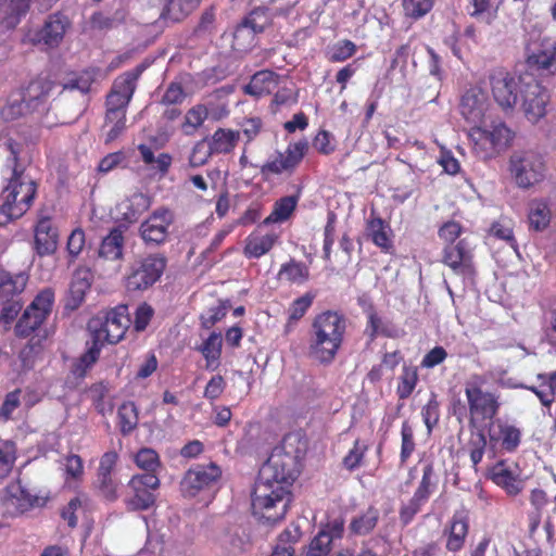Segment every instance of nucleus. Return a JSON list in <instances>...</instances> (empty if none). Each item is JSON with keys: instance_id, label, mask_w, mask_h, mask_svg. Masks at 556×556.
<instances>
[{"instance_id": "obj_44", "label": "nucleus", "mask_w": 556, "mask_h": 556, "mask_svg": "<svg viewBox=\"0 0 556 556\" xmlns=\"http://www.w3.org/2000/svg\"><path fill=\"white\" fill-rule=\"evenodd\" d=\"M139 422V412L132 401L123 402L117 408V427L122 435L132 433Z\"/></svg>"}, {"instance_id": "obj_8", "label": "nucleus", "mask_w": 556, "mask_h": 556, "mask_svg": "<svg viewBox=\"0 0 556 556\" xmlns=\"http://www.w3.org/2000/svg\"><path fill=\"white\" fill-rule=\"evenodd\" d=\"M522 77L523 74L517 77L503 66L494 67L489 72L488 81L492 97L504 112L513 111L519 103L523 88Z\"/></svg>"}, {"instance_id": "obj_37", "label": "nucleus", "mask_w": 556, "mask_h": 556, "mask_svg": "<svg viewBox=\"0 0 556 556\" xmlns=\"http://www.w3.org/2000/svg\"><path fill=\"white\" fill-rule=\"evenodd\" d=\"M380 519L379 509L370 505L366 510L353 517L349 525V531L355 536H365L370 534L377 527Z\"/></svg>"}, {"instance_id": "obj_58", "label": "nucleus", "mask_w": 556, "mask_h": 556, "mask_svg": "<svg viewBox=\"0 0 556 556\" xmlns=\"http://www.w3.org/2000/svg\"><path fill=\"white\" fill-rule=\"evenodd\" d=\"M435 484L437 481L433 464L427 463L422 468V477L414 494L428 502Z\"/></svg>"}, {"instance_id": "obj_33", "label": "nucleus", "mask_w": 556, "mask_h": 556, "mask_svg": "<svg viewBox=\"0 0 556 556\" xmlns=\"http://www.w3.org/2000/svg\"><path fill=\"white\" fill-rule=\"evenodd\" d=\"M205 140L214 155L230 154L239 143L240 130L219 127Z\"/></svg>"}, {"instance_id": "obj_19", "label": "nucleus", "mask_w": 556, "mask_h": 556, "mask_svg": "<svg viewBox=\"0 0 556 556\" xmlns=\"http://www.w3.org/2000/svg\"><path fill=\"white\" fill-rule=\"evenodd\" d=\"M68 26L70 22L63 14H50L41 28L28 30L24 42L33 46H43L47 49L56 48L62 42Z\"/></svg>"}, {"instance_id": "obj_36", "label": "nucleus", "mask_w": 556, "mask_h": 556, "mask_svg": "<svg viewBox=\"0 0 556 556\" xmlns=\"http://www.w3.org/2000/svg\"><path fill=\"white\" fill-rule=\"evenodd\" d=\"M142 162L154 173L159 178H164L173 164V156L169 153L163 152L155 156L152 148L148 144L140 143L137 147Z\"/></svg>"}, {"instance_id": "obj_5", "label": "nucleus", "mask_w": 556, "mask_h": 556, "mask_svg": "<svg viewBox=\"0 0 556 556\" xmlns=\"http://www.w3.org/2000/svg\"><path fill=\"white\" fill-rule=\"evenodd\" d=\"M483 383L484 379L480 375H473L465 383L464 392L468 404V422L471 427H477L495 418L502 405L500 394L484 391L482 389Z\"/></svg>"}, {"instance_id": "obj_50", "label": "nucleus", "mask_w": 556, "mask_h": 556, "mask_svg": "<svg viewBox=\"0 0 556 556\" xmlns=\"http://www.w3.org/2000/svg\"><path fill=\"white\" fill-rule=\"evenodd\" d=\"M208 116V110L204 104H195L190 108L181 124V129L186 135H193L205 122Z\"/></svg>"}, {"instance_id": "obj_13", "label": "nucleus", "mask_w": 556, "mask_h": 556, "mask_svg": "<svg viewBox=\"0 0 556 556\" xmlns=\"http://www.w3.org/2000/svg\"><path fill=\"white\" fill-rule=\"evenodd\" d=\"M160 479L154 473H138L131 477L127 486L130 494L124 498L127 511H144L154 506L155 491L160 488Z\"/></svg>"}, {"instance_id": "obj_16", "label": "nucleus", "mask_w": 556, "mask_h": 556, "mask_svg": "<svg viewBox=\"0 0 556 556\" xmlns=\"http://www.w3.org/2000/svg\"><path fill=\"white\" fill-rule=\"evenodd\" d=\"M175 222L174 212L165 206L154 210L139 226V236L146 245L159 247L169 237V227Z\"/></svg>"}, {"instance_id": "obj_28", "label": "nucleus", "mask_w": 556, "mask_h": 556, "mask_svg": "<svg viewBox=\"0 0 556 556\" xmlns=\"http://www.w3.org/2000/svg\"><path fill=\"white\" fill-rule=\"evenodd\" d=\"M124 249L125 229L122 226H116L103 237L98 255L105 261L117 262L124 258Z\"/></svg>"}, {"instance_id": "obj_43", "label": "nucleus", "mask_w": 556, "mask_h": 556, "mask_svg": "<svg viewBox=\"0 0 556 556\" xmlns=\"http://www.w3.org/2000/svg\"><path fill=\"white\" fill-rule=\"evenodd\" d=\"M223 338L219 332H212L197 350L205 359L206 369L215 370L219 366L222 356Z\"/></svg>"}, {"instance_id": "obj_31", "label": "nucleus", "mask_w": 556, "mask_h": 556, "mask_svg": "<svg viewBox=\"0 0 556 556\" xmlns=\"http://www.w3.org/2000/svg\"><path fill=\"white\" fill-rule=\"evenodd\" d=\"M279 84V75L270 70L256 72L249 84L243 87L245 94L261 98L270 94Z\"/></svg>"}, {"instance_id": "obj_11", "label": "nucleus", "mask_w": 556, "mask_h": 556, "mask_svg": "<svg viewBox=\"0 0 556 556\" xmlns=\"http://www.w3.org/2000/svg\"><path fill=\"white\" fill-rule=\"evenodd\" d=\"M521 81H523L519 97L521 110L530 123L536 124L547 113L551 94L547 88L530 74H523Z\"/></svg>"}, {"instance_id": "obj_55", "label": "nucleus", "mask_w": 556, "mask_h": 556, "mask_svg": "<svg viewBox=\"0 0 556 556\" xmlns=\"http://www.w3.org/2000/svg\"><path fill=\"white\" fill-rule=\"evenodd\" d=\"M368 450L369 446L365 441L356 439L352 448H350L342 459L343 467L349 471H354L359 468L363 465V460Z\"/></svg>"}, {"instance_id": "obj_56", "label": "nucleus", "mask_w": 556, "mask_h": 556, "mask_svg": "<svg viewBox=\"0 0 556 556\" xmlns=\"http://www.w3.org/2000/svg\"><path fill=\"white\" fill-rule=\"evenodd\" d=\"M134 462L138 468L146 471V473L156 475L157 469L161 467V459L159 454L150 447L140 448L135 457Z\"/></svg>"}, {"instance_id": "obj_7", "label": "nucleus", "mask_w": 556, "mask_h": 556, "mask_svg": "<svg viewBox=\"0 0 556 556\" xmlns=\"http://www.w3.org/2000/svg\"><path fill=\"white\" fill-rule=\"evenodd\" d=\"M130 324L128 306L119 304L91 317L87 323V330L98 342L116 344L125 337Z\"/></svg>"}, {"instance_id": "obj_25", "label": "nucleus", "mask_w": 556, "mask_h": 556, "mask_svg": "<svg viewBox=\"0 0 556 556\" xmlns=\"http://www.w3.org/2000/svg\"><path fill=\"white\" fill-rule=\"evenodd\" d=\"M92 280L93 274L87 267H79L74 271L65 301V308L75 311L83 304L87 292L91 288Z\"/></svg>"}, {"instance_id": "obj_23", "label": "nucleus", "mask_w": 556, "mask_h": 556, "mask_svg": "<svg viewBox=\"0 0 556 556\" xmlns=\"http://www.w3.org/2000/svg\"><path fill=\"white\" fill-rule=\"evenodd\" d=\"M469 510L465 507L456 509L444 529L446 534L445 547L448 552H459L466 543L469 533Z\"/></svg>"}, {"instance_id": "obj_51", "label": "nucleus", "mask_w": 556, "mask_h": 556, "mask_svg": "<svg viewBox=\"0 0 556 556\" xmlns=\"http://www.w3.org/2000/svg\"><path fill=\"white\" fill-rule=\"evenodd\" d=\"M498 5H493V0H470L467 11L471 17L482 20L491 24L496 16Z\"/></svg>"}, {"instance_id": "obj_12", "label": "nucleus", "mask_w": 556, "mask_h": 556, "mask_svg": "<svg viewBox=\"0 0 556 556\" xmlns=\"http://www.w3.org/2000/svg\"><path fill=\"white\" fill-rule=\"evenodd\" d=\"M308 148L306 139L290 142L285 152L277 151L274 157L268 159L260 166L262 177L267 180L271 176L292 175L305 157Z\"/></svg>"}, {"instance_id": "obj_10", "label": "nucleus", "mask_w": 556, "mask_h": 556, "mask_svg": "<svg viewBox=\"0 0 556 556\" xmlns=\"http://www.w3.org/2000/svg\"><path fill=\"white\" fill-rule=\"evenodd\" d=\"M167 260L163 254L154 253L137 260L125 278L128 291H143L160 280Z\"/></svg>"}, {"instance_id": "obj_49", "label": "nucleus", "mask_w": 556, "mask_h": 556, "mask_svg": "<svg viewBox=\"0 0 556 556\" xmlns=\"http://www.w3.org/2000/svg\"><path fill=\"white\" fill-rule=\"evenodd\" d=\"M528 219L534 230L545 229L551 222V211L544 201L534 200L530 203Z\"/></svg>"}, {"instance_id": "obj_6", "label": "nucleus", "mask_w": 556, "mask_h": 556, "mask_svg": "<svg viewBox=\"0 0 556 556\" xmlns=\"http://www.w3.org/2000/svg\"><path fill=\"white\" fill-rule=\"evenodd\" d=\"M473 154L483 161L491 160L511 142L514 132L504 122H493L488 127L472 126L468 132Z\"/></svg>"}, {"instance_id": "obj_42", "label": "nucleus", "mask_w": 556, "mask_h": 556, "mask_svg": "<svg viewBox=\"0 0 556 556\" xmlns=\"http://www.w3.org/2000/svg\"><path fill=\"white\" fill-rule=\"evenodd\" d=\"M51 91V84L45 79L31 80L22 92V98L28 110L35 111L41 105Z\"/></svg>"}, {"instance_id": "obj_63", "label": "nucleus", "mask_w": 556, "mask_h": 556, "mask_svg": "<svg viewBox=\"0 0 556 556\" xmlns=\"http://www.w3.org/2000/svg\"><path fill=\"white\" fill-rule=\"evenodd\" d=\"M94 81V72L92 70H85L71 77L65 84L64 89L79 90L81 93L90 91L91 85Z\"/></svg>"}, {"instance_id": "obj_34", "label": "nucleus", "mask_w": 556, "mask_h": 556, "mask_svg": "<svg viewBox=\"0 0 556 556\" xmlns=\"http://www.w3.org/2000/svg\"><path fill=\"white\" fill-rule=\"evenodd\" d=\"M368 236L372 243L383 253H392L394 249L390 225L381 217H371L367 222Z\"/></svg>"}, {"instance_id": "obj_15", "label": "nucleus", "mask_w": 556, "mask_h": 556, "mask_svg": "<svg viewBox=\"0 0 556 556\" xmlns=\"http://www.w3.org/2000/svg\"><path fill=\"white\" fill-rule=\"evenodd\" d=\"M458 113L464 121L472 126L481 125L490 109V100L481 85H469L460 92Z\"/></svg>"}, {"instance_id": "obj_35", "label": "nucleus", "mask_w": 556, "mask_h": 556, "mask_svg": "<svg viewBox=\"0 0 556 556\" xmlns=\"http://www.w3.org/2000/svg\"><path fill=\"white\" fill-rule=\"evenodd\" d=\"M490 478L496 485L505 490L508 495H518L522 490V481L505 466L503 460L492 467Z\"/></svg>"}, {"instance_id": "obj_29", "label": "nucleus", "mask_w": 556, "mask_h": 556, "mask_svg": "<svg viewBox=\"0 0 556 556\" xmlns=\"http://www.w3.org/2000/svg\"><path fill=\"white\" fill-rule=\"evenodd\" d=\"M8 501L15 506L20 513H25L34 507L46 505L48 497L31 494L20 481L7 486Z\"/></svg>"}, {"instance_id": "obj_64", "label": "nucleus", "mask_w": 556, "mask_h": 556, "mask_svg": "<svg viewBox=\"0 0 556 556\" xmlns=\"http://www.w3.org/2000/svg\"><path fill=\"white\" fill-rule=\"evenodd\" d=\"M314 298V294L307 292L302 296L293 300L288 309V317L298 321L302 319L312 306Z\"/></svg>"}, {"instance_id": "obj_14", "label": "nucleus", "mask_w": 556, "mask_h": 556, "mask_svg": "<svg viewBox=\"0 0 556 556\" xmlns=\"http://www.w3.org/2000/svg\"><path fill=\"white\" fill-rule=\"evenodd\" d=\"M53 303V290L51 288L41 290L18 319L14 329L15 334L20 338L29 337L50 315Z\"/></svg>"}, {"instance_id": "obj_45", "label": "nucleus", "mask_w": 556, "mask_h": 556, "mask_svg": "<svg viewBox=\"0 0 556 556\" xmlns=\"http://www.w3.org/2000/svg\"><path fill=\"white\" fill-rule=\"evenodd\" d=\"M418 382L419 375L417 366L404 364L397 378L395 389L399 400H407L414 393Z\"/></svg>"}, {"instance_id": "obj_18", "label": "nucleus", "mask_w": 556, "mask_h": 556, "mask_svg": "<svg viewBox=\"0 0 556 556\" xmlns=\"http://www.w3.org/2000/svg\"><path fill=\"white\" fill-rule=\"evenodd\" d=\"M222 478V469L215 463L195 465L189 468L181 482L180 490L184 496L194 497L201 491L210 490Z\"/></svg>"}, {"instance_id": "obj_48", "label": "nucleus", "mask_w": 556, "mask_h": 556, "mask_svg": "<svg viewBox=\"0 0 556 556\" xmlns=\"http://www.w3.org/2000/svg\"><path fill=\"white\" fill-rule=\"evenodd\" d=\"M127 112H105L104 128H109L105 135V143L116 140L126 129Z\"/></svg>"}, {"instance_id": "obj_47", "label": "nucleus", "mask_w": 556, "mask_h": 556, "mask_svg": "<svg viewBox=\"0 0 556 556\" xmlns=\"http://www.w3.org/2000/svg\"><path fill=\"white\" fill-rule=\"evenodd\" d=\"M16 459V443L12 440L0 439V481L10 476Z\"/></svg>"}, {"instance_id": "obj_3", "label": "nucleus", "mask_w": 556, "mask_h": 556, "mask_svg": "<svg viewBox=\"0 0 556 556\" xmlns=\"http://www.w3.org/2000/svg\"><path fill=\"white\" fill-rule=\"evenodd\" d=\"M12 152V174L0 195V227L21 218L31 207L38 189L37 182L26 176L25 168L18 165L17 154Z\"/></svg>"}, {"instance_id": "obj_30", "label": "nucleus", "mask_w": 556, "mask_h": 556, "mask_svg": "<svg viewBox=\"0 0 556 556\" xmlns=\"http://www.w3.org/2000/svg\"><path fill=\"white\" fill-rule=\"evenodd\" d=\"M202 0H163L160 20L168 25L186 20Z\"/></svg>"}, {"instance_id": "obj_52", "label": "nucleus", "mask_w": 556, "mask_h": 556, "mask_svg": "<svg viewBox=\"0 0 556 556\" xmlns=\"http://www.w3.org/2000/svg\"><path fill=\"white\" fill-rule=\"evenodd\" d=\"M256 34L249 26L240 22L233 31L232 48L239 52H247L256 45Z\"/></svg>"}, {"instance_id": "obj_62", "label": "nucleus", "mask_w": 556, "mask_h": 556, "mask_svg": "<svg viewBox=\"0 0 556 556\" xmlns=\"http://www.w3.org/2000/svg\"><path fill=\"white\" fill-rule=\"evenodd\" d=\"M427 503V501L418 497L413 494L410 500L403 504L399 510V519L403 527H407L416 517V515L421 510L422 506Z\"/></svg>"}, {"instance_id": "obj_1", "label": "nucleus", "mask_w": 556, "mask_h": 556, "mask_svg": "<svg viewBox=\"0 0 556 556\" xmlns=\"http://www.w3.org/2000/svg\"><path fill=\"white\" fill-rule=\"evenodd\" d=\"M348 329V318L334 309H326L312 320L308 338V354L320 364L334 361L342 348Z\"/></svg>"}, {"instance_id": "obj_41", "label": "nucleus", "mask_w": 556, "mask_h": 556, "mask_svg": "<svg viewBox=\"0 0 556 556\" xmlns=\"http://www.w3.org/2000/svg\"><path fill=\"white\" fill-rule=\"evenodd\" d=\"M311 277L309 267L302 261L290 258L281 264L278 271V279L290 285H304Z\"/></svg>"}, {"instance_id": "obj_9", "label": "nucleus", "mask_w": 556, "mask_h": 556, "mask_svg": "<svg viewBox=\"0 0 556 556\" xmlns=\"http://www.w3.org/2000/svg\"><path fill=\"white\" fill-rule=\"evenodd\" d=\"M509 170L518 187L529 189L545 179L547 167L542 154L529 150L510 156Z\"/></svg>"}, {"instance_id": "obj_22", "label": "nucleus", "mask_w": 556, "mask_h": 556, "mask_svg": "<svg viewBox=\"0 0 556 556\" xmlns=\"http://www.w3.org/2000/svg\"><path fill=\"white\" fill-rule=\"evenodd\" d=\"M526 66L532 76L556 74V40L543 41L541 48L531 51L526 58Z\"/></svg>"}, {"instance_id": "obj_38", "label": "nucleus", "mask_w": 556, "mask_h": 556, "mask_svg": "<svg viewBox=\"0 0 556 556\" xmlns=\"http://www.w3.org/2000/svg\"><path fill=\"white\" fill-rule=\"evenodd\" d=\"M87 394L94 410L102 417L114 412L113 397L110 396V389L103 381L92 383L88 388Z\"/></svg>"}, {"instance_id": "obj_46", "label": "nucleus", "mask_w": 556, "mask_h": 556, "mask_svg": "<svg viewBox=\"0 0 556 556\" xmlns=\"http://www.w3.org/2000/svg\"><path fill=\"white\" fill-rule=\"evenodd\" d=\"M103 342H98L97 338H91V345L87 351L77 359L73 366V374L77 378H84L88 370L97 363L100 357Z\"/></svg>"}, {"instance_id": "obj_27", "label": "nucleus", "mask_w": 556, "mask_h": 556, "mask_svg": "<svg viewBox=\"0 0 556 556\" xmlns=\"http://www.w3.org/2000/svg\"><path fill=\"white\" fill-rule=\"evenodd\" d=\"M279 238V232L268 231L263 233L261 227H258L247 237L243 254L247 258H260L278 243Z\"/></svg>"}, {"instance_id": "obj_54", "label": "nucleus", "mask_w": 556, "mask_h": 556, "mask_svg": "<svg viewBox=\"0 0 556 556\" xmlns=\"http://www.w3.org/2000/svg\"><path fill=\"white\" fill-rule=\"evenodd\" d=\"M357 51L356 45L350 39H342L329 47L327 59L331 63H341L351 59Z\"/></svg>"}, {"instance_id": "obj_57", "label": "nucleus", "mask_w": 556, "mask_h": 556, "mask_svg": "<svg viewBox=\"0 0 556 556\" xmlns=\"http://www.w3.org/2000/svg\"><path fill=\"white\" fill-rule=\"evenodd\" d=\"M440 405L438 394L431 392L427 403L421 408V417L429 433L432 432L440 421Z\"/></svg>"}, {"instance_id": "obj_21", "label": "nucleus", "mask_w": 556, "mask_h": 556, "mask_svg": "<svg viewBox=\"0 0 556 556\" xmlns=\"http://www.w3.org/2000/svg\"><path fill=\"white\" fill-rule=\"evenodd\" d=\"M344 534V519L338 517L320 523L318 532L311 540L306 556H328L333 541L341 540Z\"/></svg>"}, {"instance_id": "obj_24", "label": "nucleus", "mask_w": 556, "mask_h": 556, "mask_svg": "<svg viewBox=\"0 0 556 556\" xmlns=\"http://www.w3.org/2000/svg\"><path fill=\"white\" fill-rule=\"evenodd\" d=\"M521 430L507 421L497 419L493 428L489 429V440L494 445H500L504 452L514 453L521 442Z\"/></svg>"}, {"instance_id": "obj_60", "label": "nucleus", "mask_w": 556, "mask_h": 556, "mask_svg": "<svg viewBox=\"0 0 556 556\" xmlns=\"http://www.w3.org/2000/svg\"><path fill=\"white\" fill-rule=\"evenodd\" d=\"M486 445L488 439L483 431H479L468 441L467 448L475 470H477L478 465L482 462Z\"/></svg>"}, {"instance_id": "obj_61", "label": "nucleus", "mask_w": 556, "mask_h": 556, "mask_svg": "<svg viewBox=\"0 0 556 556\" xmlns=\"http://www.w3.org/2000/svg\"><path fill=\"white\" fill-rule=\"evenodd\" d=\"M33 0H10L4 22L8 26L15 27L30 9Z\"/></svg>"}, {"instance_id": "obj_2", "label": "nucleus", "mask_w": 556, "mask_h": 556, "mask_svg": "<svg viewBox=\"0 0 556 556\" xmlns=\"http://www.w3.org/2000/svg\"><path fill=\"white\" fill-rule=\"evenodd\" d=\"M306 445L300 432L287 433L280 444L271 451L260 471V477L290 488L300 475Z\"/></svg>"}, {"instance_id": "obj_53", "label": "nucleus", "mask_w": 556, "mask_h": 556, "mask_svg": "<svg viewBox=\"0 0 556 556\" xmlns=\"http://www.w3.org/2000/svg\"><path fill=\"white\" fill-rule=\"evenodd\" d=\"M241 22L260 35L271 25V16L267 9L254 7Z\"/></svg>"}, {"instance_id": "obj_26", "label": "nucleus", "mask_w": 556, "mask_h": 556, "mask_svg": "<svg viewBox=\"0 0 556 556\" xmlns=\"http://www.w3.org/2000/svg\"><path fill=\"white\" fill-rule=\"evenodd\" d=\"M35 250L40 256L53 254L59 242V232L50 217L40 218L35 226Z\"/></svg>"}, {"instance_id": "obj_32", "label": "nucleus", "mask_w": 556, "mask_h": 556, "mask_svg": "<svg viewBox=\"0 0 556 556\" xmlns=\"http://www.w3.org/2000/svg\"><path fill=\"white\" fill-rule=\"evenodd\" d=\"M366 319L364 334L370 342L378 337L395 338L397 336V330L392 323L382 318L372 305L366 309Z\"/></svg>"}, {"instance_id": "obj_4", "label": "nucleus", "mask_w": 556, "mask_h": 556, "mask_svg": "<svg viewBox=\"0 0 556 556\" xmlns=\"http://www.w3.org/2000/svg\"><path fill=\"white\" fill-rule=\"evenodd\" d=\"M291 497L287 485L260 477L251 495L252 513L263 522L276 523L285 518Z\"/></svg>"}, {"instance_id": "obj_17", "label": "nucleus", "mask_w": 556, "mask_h": 556, "mask_svg": "<svg viewBox=\"0 0 556 556\" xmlns=\"http://www.w3.org/2000/svg\"><path fill=\"white\" fill-rule=\"evenodd\" d=\"M143 70L144 67L139 65L132 71L119 75L113 81L111 90L105 98V112H127V108L137 88V81Z\"/></svg>"}, {"instance_id": "obj_20", "label": "nucleus", "mask_w": 556, "mask_h": 556, "mask_svg": "<svg viewBox=\"0 0 556 556\" xmlns=\"http://www.w3.org/2000/svg\"><path fill=\"white\" fill-rule=\"evenodd\" d=\"M441 262L451 268L455 275L470 279L476 276L473 255L465 240H459L456 244H445L442 250Z\"/></svg>"}, {"instance_id": "obj_39", "label": "nucleus", "mask_w": 556, "mask_h": 556, "mask_svg": "<svg viewBox=\"0 0 556 556\" xmlns=\"http://www.w3.org/2000/svg\"><path fill=\"white\" fill-rule=\"evenodd\" d=\"M299 201L300 191L296 194L286 195L278 199L274 203L270 214L263 220L262 225L267 226L288 220L296 210Z\"/></svg>"}, {"instance_id": "obj_59", "label": "nucleus", "mask_w": 556, "mask_h": 556, "mask_svg": "<svg viewBox=\"0 0 556 556\" xmlns=\"http://www.w3.org/2000/svg\"><path fill=\"white\" fill-rule=\"evenodd\" d=\"M401 452L400 462L406 464L416 450L414 429L408 421H403L401 426Z\"/></svg>"}, {"instance_id": "obj_40", "label": "nucleus", "mask_w": 556, "mask_h": 556, "mask_svg": "<svg viewBox=\"0 0 556 556\" xmlns=\"http://www.w3.org/2000/svg\"><path fill=\"white\" fill-rule=\"evenodd\" d=\"M27 279L24 274L12 275L0 268V303L17 298L24 291Z\"/></svg>"}]
</instances>
